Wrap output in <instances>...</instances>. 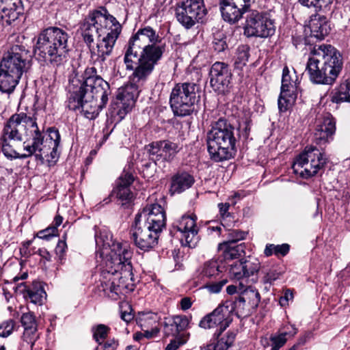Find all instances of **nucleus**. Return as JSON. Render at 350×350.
Here are the masks:
<instances>
[{"label":"nucleus","instance_id":"1","mask_svg":"<svg viewBox=\"0 0 350 350\" xmlns=\"http://www.w3.org/2000/svg\"><path fill=\"white\" fill-rule=\"evenodd\" d=\"M49 141H44V134L37 123L36 113H25L12 115L3 129L0 137L2 152L8 158L25 159L34 155L37 160L44 161L49 154L50 161L57 159V149L60 135L55 128L48 129Z\"/></svg>","mask_w":350,"mask_h":350},{"label":"nucleus","instance_id":"2","mask_svg":"<svg viewBox=\"0 0 350 350\" xmlns=\"http://www.w3.org/2000/svg\"><path fill=\"white\" fill-rule=\"evenodd\" d=\"M156 31L148 26L139 29L129 40L124 57L126 70H133L129 84L118 90L117 100L129 111L137 98L142 88L161 59L164 52Z\"/></svg>","mask_w":350,"mask_h":350},{"label":"nucleus","instance_id":"3","mask_svg":"<svg viewBox=\"0 0 350 350\" xmlns=\"http://www.w3.org/2000/svg\"><path fill=\"white\" fill-rule=\"evenodd\" d=\"M96 73L95 68H88L83 75L74 73L69 79L67 107L72 111H80L89 120L98 116L111 93L109 83Z\"/></svg>","mask_w":350,"mask_h":350},{"label":"nucleus","instance_id":"4","mask_svg":"<svg viewBox=\"0 0 350 350\" xmlns=\"http://www.w3.org/2000/svg\"><path fill=\"white\" fill-rule=\"evenodd\" d=\"M103 248L96 252V258L105 259L106 269L102 273L101 287L106 295L113 300L120 295L133 290L132 285L133 251L126 243L114 241L110 245L103 244Z\"/></svg>","mask_w":350,"mask_h":350},{"label":"nucleus","instance_id":"5","mask_svg":"<svg viewBox=\"0 0 350 350\" xmlns=\"http://www.w3.org/2000/svg\"><path fill=\"white\" fill-rule=\"evenodd\" d=\"M340 53L329 44L314 47L306 64V71L312 83L333 85L343 68Z\"/></svg>","mask_w":350,"mask_h":350},{"label":"nucleus","instance_id":"6","mask_svg":"<svg viewBox=\"0 0 350 350\" xmlns=\"http://www.w3.org/2000/svg\"><path fill=\"white\" fill-rule=\"evenodd\" d=\"M68 32L57 27L42 30L38 36L34 49L36 58L54 66L62 64L66 59L68 49Z\"/></svg>","mask_w":350,"mask_h":350},{"label":"nucleus","instance_id":"7","mask_svg":"<svg viewBox=\"0 0 350 350\" xmlns=\"http://www.w3.org/2000/svg\"><path fill=\"white\" fill-rule=\"evenodd\" d=\"M211 126L206 139L211 159L215 162L230 159L236 152L234 126L226 118H220L213 122Z\"/></svg>","mask_w":350,"mask_h":350},{"label":"nucleus","instance_id":"8","mask_svg":"<svg viewBox=\"0 0 350 350\" xmlns=\"http://www.w3.org/2000/svg\"><path fill=\"white\" fill-rule=\"evenodd\" d=\"M200 87L195 83L176 84L170 96V104L174 116L184 117L191 115L200 100Z\"/></svg>","mask_w":350,"mask_h":350},{"label":"nucleus","instance_id":"9","mask_svg":"<svg viewBox=\"0 0 350 350\" xmlns=\"http://www.w3.org/2000/svg\"><path fill=\"white\" fill-rule=\"evenodd\" d=\"M116 21V18L104 8L90 12L80 27L81 34L86 45L90 46L94 43L95 36L99 38L104 36L109 30L111 24Z\"/></svg>","mask_w":350,"mask_h":350},{"label":"nucleus","instance_id":"10","mask_svg":"<svg viewBox=\"0 0 350 350\" xmlns=\"http://www.w3.org/2000/svg\"><path fill=\"white\" fill-rule=\"evenodd\" d=\"M327 159L324 152L315 146H306L293 164L292 168L295 174L304 178H308L322 170L327 163Z\"/></svg>","mask_w":350,"mask_h":350},{"label":"nucleus","instance_id":"11","mask_svg":"<svg viewBox=\"0 0 350 350\" xmlns=\"http://www.w3.org/2000/svg\"><path fill=\"white\" fill-rule=\"evenodd\" d=\"M29 51L25 46L14 44L5 53L0 68L21 77L29 68Z\"/></svg>","mask_w":350,"mask_h":350},{"label":"nucleus","instance_id":"12","mask_svg":"<svg viewBox=\"0 0 350 350\" xmlns=\"http://www.w3.org/2000/svg\"><path fill=\"white\" fill-rule=\"evenodd\" d=\"M206 14L204 0H184L176 8L177 21L187 29L202 22Z\"/></svg>","mask_w":350,"mask_h":350},{"label":"nucleus","instance_id":"13","mask_svg":"<svg viewBox=\"0 0 350 350\" xmlns=\"http://www.w3.org/2000/svg\"><path fill=\"white\" fill-rule=\"evenodd\" d=\"M109 30L105 32L103 38L97 41L96 46L92 44L88 46L90 51L91 59L94 64H102L113 51L115 43L121 33L122 27L118 21L111 24Z\"/></svg>","mask_w":350,"mask_h":350},{"label":"nucleus","instance_id":"14","mask_svg":"<svg viewBox=\"0 0 350 350\" xmlns=\"http://www.w3.org/2000/svg\"><path fill=\"white\" fill-rule=\"evenodd\" d=\"M273 21L265 12L254 10L246 18L244 34L247 37L268 38L274 34Z\"/></svg>","mask_w":350,"mask_h":350},{"label":"nucleus","instance_id":"15","mask_svg":"<svg viewBox=\"0 0 350 350\" xmlns=\"http://www.w3.org/2000/svg\"><path fill=\"white\" fill-rule=\"evenodd\" d=\"M149 157L156 165L171 162L182 150L180 144L169 139L153 142L146 147Z\"/></svg>","mask_w":350,"mask_h":350},{"label":"nucleus","instance_id":"16","mask_svg":"<svg viewBox=\"0 0 350 350\" xmlns=\"http://www.w3.org/2000/svg\"><path fill=\"white\" fill-rule=\"evenodd\" d=\"M161 232L134 221L131 228V238L137 248L146 252L157 245Z\"/></svg>","mask_w":350,"mask_h":350},{"label":"nucleus","instance_id":"17","mask_svg":"<svg viewBox=\"0 0 350 350\" xmlns=\"http://www.w3.org/2000/svg\"><path fill=\"white\" fill-rule=\"evenodd\" d=\"M196 219L195 215H183L173 224V230L180 233L182 243L189 247H195L199 241Z\"/></svg>","mask_w":350,"mask_h":350},{"label":"nucleus","instance_id":"18","mask_svg":"<svg viewBox=\"0 0 350 350\" xmlns=\"http://www.w3.org/2000/svg\"><path fill=\"white\" fill-rule=\"evenodd\" d=\"M165 211L159 204L146 205L136 215L135 218L136 223L161 231L165 226Z\"/></svg>","mask_w":350,"mask_h":350},{"label":"nucleus","instance_id":"19","mask_svg":"<svg viewBox=\"0 0 350 350\" xmlns=\"http://www.w3.org/2000/svg\"><path fill=\"white\" fill-rule=\"evenodd\" d=\"M293 75L290 74L288 67L285 66L282 72V86L278 104L279 110L282 112L287 111L295 103L296 99V81L297 77L294 71Z\"/></svg>","mask_w":350,"mask_h":350},{"label":"nucleus","instance_id":"20","mask_svg":"<svg viewBox=\"0 0 350 350\" xmlns=\"http://www.w3.org/2000/svg\"><path fill=\"white\" fill-rule=\"evenodd\" d=\"M250 6L251 0H221L219 3L223 19L231 24L242 18Z\"/></svg>","mask_w":350,"mask_h":350},{"label":"nucleus","instance_id":"21","mask_svg":"<svg viewBox=\"0 0 350 350\" xmlns=\"http://www.w3.org/2000/svg\"><path fill=\"white\" fill-rule=\"evenodd\" d=\"M232 321L227 308L224 302L211 313L204 317L200 321L199 325L204 329L219 327L217 331H224Z\"/></svg>","mask_w":350,"mask_h":350},{"label":"nucleus","instance_id":"22","mask_svg":"<svg viewBox=\"0 0 350 350\" xmlns=\"http://www.w3.org/2000/svg\"><path fill=\"white\" fill-rule=\"evenodd\" d=\"M210 83L213 90L219 93L224 92L228 87L231 72L224 62L214 63L210 70Z\"/></svg>","mask_w":350,"mask_h":350},{"label":"nucleus","instance_id":"23","mask_svg":"<svg viewBox=\"0 0 350 350\" xmlns=\"http://www.w3.org/2000/svg\"><path fill=\"white\" fill-rule=\"evenodd\" d=\"M336 120L332 114L327 113L319 120L314 133V141L319 146L329 143L336 132Z\"/></svg>","mask_w":350,"mask_h":350},{"label":"nucleus","instance_id":"24","mask_svg":"<svg viewBox=\"0 0 350 350\" xmlns=\"http://www.w3.org/2000/svg\"><path fill=\"white\" fill-rule=\"evenodd\" d=\"M16 291L23 294L26 299H29L31 302L38 305H42L46 297L42 284L37 281L33 282L29 286L25 282H21L16 287Z\"/></svg>","mask_w":350,"mask_h":350},{"label":"nucleus","instance_id":"25","mask_svg":"<svg viewBox=\"0 0 350 350\" xmlns=\"http://www.w3.org/2000/svg\"><path fill=\"white\" fill-rule=\"evenodd\" d=\"M134 181L132 172L124 170L116 183V187L113 190L112 195L121 201H129L133 198V193L130 186Z\"/></svg>","mask_w":350,"mask_h":350},{"label":"nucleus","instance_id":"26","mask_svg":"<svg viewBox=\"0 0 350 350\" xmlns=\"http://www.w3.org/2000/svg\"><path fill=\"white\" fill-rule=\"evenodd\" d=\"M194 178L186 172H178L171 178L170 191L172 195L180 193L189 189L194 183Z\"/></svg>","mask_w":350,"mask_h":350},{"label":"nucleus","instance_id":"27","mask_svg":"<svg viewBox=\"0 0 350 350\" xmlns=\"http://www.w3.org/2000/svg\"><path fill=\"white\" fill-rule=\"evenodd\" d=\"M309 28L310 36L318 40L324 39L331 30L330 25L324 16H315L312 18L309 23Z\"/></svg>","mask_w":350,"mask_h":350},{"label":"nucleus","instance_id":"28","mask_svg":"<svg viewBox=\"0 0 350 350\" xmlns=\"http://www.w3.org/2000/svg\"><path fill=\"white\" fill-rule=\"evenodd\" d=\"M21 3L19 0H16L10 7L1 10L0 12V24L2 26L10 25L23 14V10Z\"/></svg>","mask_w":350,"mask_h":350},{"label":"nucleus","instance_id":"29","mask_svg":"<svg viewBox=\"0 0 350 350\" xmlns=\"http://www.w3.org/2000/svg\"><path fill=\"white\" fill-rule=\"evenodd\" d=\"M331 102L340 104L344 102L350 103V79L341 82L335 87L329 94Z\"/></svg>","mask_w":350,"mask_h":350},{"label":"nucleus","instance_id":"30","mask_svg":"<svg viewBox=\"0 0 350 350\" xmlns=\"http://www.w3.org/2000/svg\"><path fill=\"white\" fill-rule=\"evenodd\" d=\"M286 330L278 335H272L270 337L271 350H279L287 341V337H293L297 334V329L293 325H286Z\"/></svg>","mask_w":350,"mask_h":350},{"label":"nucleus","instance_id":"31","mask_svg":"<svg viewBox=\"0 0 350 350\" xmlns=\"http://www.w3.org/2000/svg\"><path fill=\"white\" fill-rule=\"evenodd\" d=\"M21 77L11 74L0 68V91L3 93H12Z\"/></svg>","mask_w":350,"mask_h":350},{"label":"nucleus","instance_id":"32","mask_svg":"<svg viewBox=\"0 0 350 350\" xmlns=\"http://www.w3.org/2000/svg\"><path fill=\"white\" fill-rule=\"evenodd\" d=\"M225 306L227 308L230 317L235 314L237 317H241L246 313L250 308L249 305L241 299V295L234 297V299H228L224 301Z\"/></svg>","mask_w":350,"mask_h":350},{"label":"nucleus","instance_id":"33","mask_svg":"<svg viewBox=\"0 0 350 350\" xmlns=\"http://www.w3.org/2000/svg\"><path fill=\"white\" fill-rule=\"evenodd\" d=\"M245 245L243 244L223 243L219 249L223 251L224 258L226 260L238 258L244 254Z\"/></svg>","mask_w":350,"mask_h":350},{"label":"nucleus","instance_id":"34","mask_svg":"<svg viewBox=\"0 0 350 350\" xmlns=\"http://www.w3.org/2000/svg\"><path fill=\"white\" fill-rule=\"evenodd\" d=\"M241 299L249 305L251 308H256L260 301V295L258 291L252 286H248L240 294Z\"/></svg>","mask_w":350,"mask_h":350},{"label":"nucleus","instance_id":"35","mask_svg":"<svg viewBox=\"0 0 350 350\" xmlns=\"http://www.w3.org/2000/svg\"><path fill=\"white\" fill-rule=\"evenodd\" d=\"M224 331H217L214 336L217 340V345L219 347V349L227 350L234 342L236 334L234 332L228 331L223 334Z\"/></svg>","mask_w":350,"mask_h":350},{"label":"nucleus","instance_id":"36","mask_svg":"<svg viewBox=\"0 0 350 350\" xmlns=\"http://www.w3.org/2000/svg\"><path fill=\"white\" fill-rule=\"evenodd\" d=\"M220 263L221 262L214 258L206 261L202 267L200 273L209 278L218 275L221 272Z\"/></svg>","mask_w":350,"mask_h":350},{"label":"nucleus","instance_id":"37","mask_svg":"<svg viewBox=\"0 0 350 350\" xmlns=\"http://www.w3.org/2000/svg\"><path fill=\"white\" fill-rule=\"evenodd\" d=\"M250 46L246 44L238 46L234 57V67L237 69H242L248 62L250 57Z\"/></svg>","mask_w":350,"mask_h":350},{"label":"nucleus","instance_id":"38","mask_svg":"<svg viewBox=\"0 0 350 350\" xmlns=\"http://www.w3.org/2000/svg\"><path fill=\"white\" fill-rule=\"evenodd\" d=\"M137 323L142 327V329L144 328H150L154 327H158V317L157 314L152 312L142 313L137 318Z\"/></svg>","mask_w":350,"mask_h":350},{"label":"nucleus","instance_id":"39","mask_svg":"<svg viewBox=\"0 0 350 350\" xmlns=\"http://www.w3.org/2000/svg\"><path fill=\"white\" fill-rule=\"evenodd\" d=\"M299 3L307 8H313L315 10H326L334 0H299Z\"/></svg>","mask_w":350,"mask_h":350},{"label":"nucleus","instance_id":"40","mask_svg":"<svg viewBox=\"0 0 350 350\" xmlns=\"http://www.w3.org/2000/svg\"><path fill=\"white\" fill-rule=\"evenodd\" d=\"M229 267V273L233 279L241 280L245 278L243 260L234 262Z\"/></svg>","mask_w":350,"mask_h":350},{"label":"nucleus","instance_id":"41","mask_svg":"<svg viewBox=\"0 0 350 350\" xmlns=\"http://www.w3.org/2000/svg\"><path fill=\"white\" fill-rule=\"evenodd\" d=\"M245 278H249L258 273L260 267V263L256 258H249L243 260Z\"/></svg>","mask_w":350,"mask_h":350},{"label":"nucleus","instance_id":"42","mask_svg":"<svg viewBox=\"0 0 350 350\" xmlns=\"http://www.w3.org/2000/svg\"><path fill=\"white\" fill-rule=\"evenodd\" d=\"M109 330L110 328L104 324L98 325L92 328L94 339L98 343V345H101L102 342H100V340L106 338Z\"/></svg>","mask_w":350,"mask_h":350},{"label":"nucleus","instance_id":"43","mask_svg":"<svg viewBox=\"0 0 350 350\" xmlns=\"http://www.w3.org/2000/svg\"><path fill=\"white\" fill-rule=\"evenodd\" d=\"M39 334L38 333V327L36 328H26L24 329L22 339L24 342L30 345L31 349H32L36 341L38 339Z\"/></svg>","mask_w":350,"mask_h":350},{"label":"nucleus","instance_id":"44","mask_svg":"<svg viewBox=\"0 0 350 350\" xmlns=\"http://www.w3.org/2000/svg\"><path fill=\"white\" fill-rule=\"evenodd\" d=\"M227 279H221L218 281H210L206 282L204 288L206 289L207 291L211 294H217L219 293L223 287L227 284Z\"/></svg>","mask_w":350,"mask_h":350},{"label":"nucleus","instance_id":"45","mask_svg":"<svg viewBox=\"0 0 350 350\" xmlns=\"http://www.w3.org/2000/svg\"><path fill=\"white\" fill-rule=\"evenodd\" d=\"M15 322L13 319H8L0 324V337L7 338L13 332Z\"/></svg>","mask_w":350,"mask_h":350},{"label":"nucleus","instance_id":"46","mask_svg":"<svg viewBox=\"0 0 350 350\" xmlns=\"http://www.w3.org/2000/svg\"><path fill=\"white\" fill-rule=\"evenodd\" d=\"M21 321L24 329L30 327L36 328L38 327L35 320V317L31 312L24 313L21 317Z\"/></svg>","mask_w":350,"mask_h":350},{"label":"nucleus","instance_id":"47","mask_svg":"<svg viewBox=\"0 0 350 350\" xmlns=\"http://www.w3.org/2000/svg\"><path fill=\"white\" fill-rule=\"evenodd\" d=\"M171 319L180 332L186 329L189 325V319L184 315L174 316Z\"/></svg>","mask_w":350,"mask_h":350},{"label":"nucleus","instance_id":"48","mask_svg":"<svg viewBox=\"0 0 350 350\" xmlns=\"http://www.w3.org/2000/svg\"><path fill=\"white\" fill-rule=\"evenodd\" d=\"M180 332L175 327V324L171 319H167L164 325V334L165 336H181Z\"/></svg>","mask_w":350,"mask_h":350},{"label":"nucleus","instance_id":"49","mask_svg":"<svg viewBox=\"0 0 350 350\" xmlns=\"http://www.w3.org/2000/svg\"><path fill=\"white\" fill-rule=\"evenodd\" d=\"M246 234L244 232L236 230H232L228 234V240L224 243H232L236 244V243L240 240H243Z\"/></svg>","mask_w":350,"mask_h":350},{"label":"nucleus","instance_id":"50","mask_svg":"<svg viewBox=\"0 0 350 350\" xmlns=\"http://www.w3.org/2000/svg\"><path fill=\"white\" fill-rule=\"evenodd\" d=\"M187 339L183 336H175V338L172 340L166 346L165 350H176L180 346L184 345Z\"/></svg>","mask_w":350,"mask_h":350},{"label":"nucleus","instance_id":"51","mask_svg":"<svg viewBox=\"0 0 350 350\" xmlns=\"http://www.w3.org/2000/svg\"><path fill=\"white\" fill-rule=\"evenodd\" d=\"M252 121L247 118L243 123H239L240 135L245 139H247L251 130Z\"/></svg>","mask_w":350,"mask_h":350},{"label":"nucleus","instance_id":"52","mask_svg":"<svg viewBox=\"0 0 350 350\" xmlns=\"http://www.w3.org/2000/svg\"><path fill=\"white\" fill-rule=\"evenodd\" d=\"M56 234V227H49L38 232L37 236L42 239H49Z\"/></svg>","mask_w":350,"mask_h":350},{"label":"nucleus","instance_id":"53","mask_svg":"<svg viewBox=\"0 0 350 350\" xmlns=\"http://www.w3.org/2000/svg\"><path fill=\"white\" fill-rule=\"evenodd\" d=\"M227 47L226 40L224 39L215 38L213 41V48L218 53L224 51Z\"/></svg>","mask_w":350,"mask_h":350},{"label":"nucleus","instance_id":"54","mask_svg":"<svg viewBox=\"0 0 350 350\" xmlns=\"http://www.w3.org/2000/svg\"><path fill=\"white\" fill-rule=\"evenodd\" d=\"M290 250V245L287 243H283L281 245H275V255L277 256H286Z\"/></svg>","mask_w":350,"mask_h":350},{"label":"nucleus","instance_id":"55","mask_svg":"<svg viewBox=\"0 0 350 350\" xmlns=\"http://www.w3.org/2000/svg\"><path fill=\"white\" fill-rule=\"evenodd\" d=\"M67 248V245L65 241H59L57 246L55 247V253L58 256L59 260H62L64 258V253L66 252V249Z\"/></svg>","mask_w":350,"mask_h":350},{"label":"nucleus","instance_id":"56","mask_svg":"<svg viewBox=\"0 0 350 350\" xmlns=\"http://www.w3.org/2000/svg\"><path fill=\"white\" fill-rule=\"evenodd\" d=\"M144 332L143 336L147 338H152L155 337L159 332L160 329L158 327L144 328L142 329Z\"/></svg>","mask_w":350,"mask_h":350},{"label":"nucleus","instance_id":"57","mask_svg":"<svg viewBox=\"0 0 350 350\" xmlns=\"http://www.w3.org/2000/svg\"><path fill=\"white\" fill-rule=\"evenodd\" d=\"M279 277V273L276 271L271 270L266 273V275L263 278V281L265 283L271 284L272 282L277 280Z\"/></svg>","mask_w":350,"mask_h":350},{"label":"nucleus","instance_id":"58","mask_svg":"<svg viewBox=\"0 0 350 350\" xmlns=\"http://www.w3.org/2000/svg\"><path fill=\"white\" fill-rule=\"evenodd\" d=\"M103 350H116L118 346V341L114 338L109 339L103 343Z\"/></svg>","mask_w":350,"mask_h":350},{"label":"nucleus","instance_id":"59","mask_svg":"<svg viewBox=\"0 0 350 350\" xmlns=\"http://www.w3.org/2000/svg\"><path fill=\"white\" fill-rule=\"evenodd\" d=\"M293 298V294L292 291L287 289L284 293V295L280 298V304L281 306H284L288 304V300H291Z\"/></svg>","mask_w":350,"mask_h":350},{"label":"nucleus","instance_id":"60","mask_svg":"<svg viewBox=\"0 0 350 350\" xmlns=\"http://www.w3.org/2000/svg\"><path fill=\"white\" fill-rule=\"evenodd\" d=\"M275 245L274 244H267L264 250V254L267 257L275 254Z\"/></svg>","mask_w":350,"mask_h":350},{"label":"nucleus","instance_id":"61","mask_svg":"<svg viewBox=\"0 0 350 350\" xmlns=\"http://www.w3.org/2000/svg\"><path fill=\"white\" fill-rule=\"evenodd\" d=\"M180 306L181 308L184 310H186L191 308V301L190 298L189 297H184L180 301Z\"/></svg>","mask_w":350,"mask_h":350},{"label":"nucleus","instance_id":"62","mask_svg":"<svg viewBox=\"0 0 350 350\" xmlns=\"http://www.w3.org/2000/svg\"><path fill=\"white\" fill-rule=\"evenodd\" d=\"M121 319L129 323L133 319V315L131 314V312H121Z\"/></svg>","mask_w":350,"mask_h":350},{"label":"nucleus","instance_id":"63","mask_svg":"<svg viewBox=\"0 0 350 350\" xmlns=\"http://www.w3.org/2000/svg\"><path fill=\"white\" fill-rule=\"evenodd\" d=\"M38 254L40 256L45 258L46 260H51V254L46 249H39Z\"/></svg>","mask_w":350,"mask_h":350},{"label":"nucleus","instance_id":"64","mask_svg":"<svg viewBox=\"0 0 350 350\" xmlns=\"http://www.w3.org/2000/svg\"><path fill=\"white\" fill-rule=\"evenodd\" d=\"M218 206L219 208L220 213L221 215H225L228 212L230 205L228 203H225V204L219 203L218 204Z\"/></svg>","mask_w":350,"mask_h":350}]
</instances>
